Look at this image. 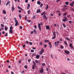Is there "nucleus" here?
Returning <instances> with one entry per match:
<instances>
[{"label": "nucleus", "instance_id": "obj_47", "mask_svg": "<svg viewBox=\"0 0 74 74\" xmlns=\"http://www.w3.org/2000/svg\"><path fill=\"white\" fill-rule=\"evenodd\" d=\"M27 22H31V20H27Z\"/></svg>", "mask_w": 74, "mask_h": 74}, {"label": "nucleus", "instance_id": "obj_41", "mask_svg": "<svg viewBox=\"0 0 74 74\" xmlns=\"http://www.w3.org/2000/svg\"><path fill=\"white\" fill-rule=\"evenodd\" d=\"M35 18H36V16H34L33 17V19H35Z\"/></svg>", "mask_w": 74, "mask_h": 74}, {"label": "nucleus", "instance_id": "obj_43", "mask_svg": "<svg viewBox=\"0 0 74 74\" xmlns=\"http://www.w3.org/2000/svg\"><path fill=\"white\" fill-rule=\"evenodd\" d=\"M56 38V36H54V37H53L52 38V39H55Z\"/></svg>", "mask_w": 74, "mask_h": 74}, {"label": "nucleus", "instance_id": "obj_18", "mask_svg": "<svg viewBox=\"0 0 74 74\" xmlns=\"http://www.w3.org/2000/svg\"><path fill=\"white\" fill-rule=\"evenodd\" d=\"M67 20H66V19H65L64 18H63L62 19V22H66V21H67Z\"/></svg>", "mask_w": 74, "mask_h": 74}, {"label": "nucleus", "instance_id": "obj_25", "mask_svg": "<svg viewBox=\"0 0 74 74\" xmlns=\"http://www.w3.org/2000/svg\"><path fill=\"white\" fill-rule=\"evenodd\" d=\"M33 64H34V66H36V62H34V61H33Z\"/></svg>", "mask_w": 74, "mask_h": 74}, {"label": "nucleus", "instance_id": "obj_10", "mask_svg": "<svg viewBox=\"0 0 74 74\" xmlns=\"http://www.w3.org/2000/svg\"><path fill=\"white\" fill-rule=\"evenodd\" d=\"M72 43H71L69 45V47H71V48H72V49H74V47H73V46H72Z\"/></svg>", "mask_w": 74, "mask_h": 74}, {"label": "nucleus", "instance_id": "obj_51", "mask_svg": "<svg viewBox=\"0 0 74 74\" xmlns=\"http://www.w3.org/2000/svg\"><path fill=\"white\" fill-rule=\"evenodd\" d=\"M20 29H22V28H23L22 26H20Z\"/></svg>", "mask_w": 74, "mask_h": 74}, {"label": "nucleus", "instance_id": "obj_4", "mask_svg": "<svg viewBox=\"0 0 74 74\" xmlns=\"http://www.w3.org/2000/svg\"><path fill=\"white\" fill-rule=\"evenodd\" d=\"M44 52V49H42L40 51V55H42V53Z\"/></svg>", "mask_w": 74, "mask_h": 74}, {"label": "nucleus", "instance_id": "obj_40", "mask_svg": "<svg viewBox=\"0 0 74 74\" xmlns=\"http://www.w3.org/2000/svg\"><path fill=\"white\" fill-rule=\"evenodd\" d=\"M7 36H8V34H7V33H6V34L5 35V37H7Z\"/></svg>", "mask_w": 74, "mask_h": 74}, {"label": "nucleus", "instance_id": "obj_48", "mask_svg": "<svg viewBox=\"0 0 74 74\" xmlns=\"http://www.w3.org/2000/svg\"><path fill=\"white\" fill-rule=\"evenodd\" d=\"M31 61V59H29L28 60V62H30Z\"/></svg>", "mask_w": 74, "mask_h": 74}, {"label": "nucleus", "instance_id": "obj_46", "mask_svg": "<svg viewBox=\"0 0 74 74\" xmlns=\"http://www.w3.org/2000/svg\"><path fill=\"white\" fill-rule=\"evenodd\" d=\"M45 65V63H43L42 64V66H44Z\"/></svg>", "mask_w": 74, "mask_h": 74}, {"label": "nucleus", "instance_id": "obj_53", "mask_svg": "<svg viewBox=\"0 0 74 74\" xmlns=\"http://www.w3.org/2000/svg\"><path fill=\"white\" fill-rule=\"evenodd\" d=\"M29 44H30V45H32V42H29Z\"/></svg>", "mask_w": 74, "mask_h": 74}, {"label": "nucleus", "instance_id": "obj_31", "mask_svg": "<svg viewBox=\"0 0 74 74\" xmlns=\"http://www.w3.org/2000/svg\"><path fill=\"white\" fill-rule=\"evenodd\" d=\"M43 5V4H42V3H41L40 5V7H41V8L42 7Z\"/></svg>", "mask_w": 74, "mask_h": 74}, {"label": "nucleus", "instance_id": "obj_36", "mask_svg": "<svg viewBox=\"0 0 74 74\" xmlns=\"http://www.w3.org/2000/svg\"><path fill=\"white\" fill-rule=\"evenodd\" d=\"M35 62L36 63H38V61L37 60H35Z\"/></svg>", "mask_w": 74, "mask_h": 74}, {"label": "nucleus", "instance_id": "obj_50", "mask_svg": "<svg viewBox=\"0 0 74 74\" xmlns=\"http://www.w3.org/2000/svg\"><path fill=\"white\" fill-rule=\"evenodd\" d=\"M61 49H63V46H61Z\"/></svg>", "mask_w": 74, "mask_h": 74}, {"label": "nucleus", "instance_id": "obj_9", "mask_svg": "<svg viewBox=\"0 0 74 74\" xmlns=\"http://www.w3.org/2000/svg\"><path fill=\"white\" fill-rule=\"evenodd\" d=\"M46 30H48V29L49 30H50V28H49V26H48V25L46 26Z\"/></svg>", "mask_w": 74, "mask_h": 74}, {"label": "nucleus", "instance_id": "obj_2", "mask_svg": "<svg viewBox=\"0 0 74 74\" xmlns=\"http://www.w3.org/2000/svg\"><path fill=\"white\" fill-rule=\"evenodd\" d=\"M43 72H44V69H43V67H42L40 69L39 71V72L40 73L42 74V73H43Z\"/></svg>", "mask_w": 74, "mask_h": 74}, {"label": "nucleus", "instance_id": "obj_5", "mask_svg": "<svg viewBox=\"0 0 74 74\" xmlns=\"http://www.w3.org/2000/svg\"><path fill=\"white\" fill-rule=\"evenodd\" d=\"M64 52L67 55H69L70 54V51L67 50H66V51L64 50Z\"/></svg>", "mask_w": 74, "mask_h": 74}, {"label": "nucleus", "instance_id": "obj_12", "mask_svg": "<svg viewBox=\"0 0 74 74\" xmlns=\"http://www.w3.org/2000/svg\"><path fill=\"white\" fill-rule=\"evenodd\" d=\"M14 10H15V8H14V6H12V12L14 11Z\"/></svg>", "mask_w": 74, "mask_h": 74}, {"label": "nucleus", "instance_id": "obj_20", "mask_svg": "<svg viewBox=\"0 0 74 74\" xmlns=\"http://www.w3.org/2000/svg\"><path fill=\"white\" fill-rule=\"evenodd\" d=\"M49 41L48 40H45L44 41V42H45V43L46 42H49Z\"/></svg>", "mask_w": 74, "mask_h": 74}, {"label": "nucleus", "instance_id": "obj_52", "mask_svg": "<svg viewBox=\"0 0 74 74\" xmlns=\"http://www.w3.org/2000/svg\"><path fill=\"white\" fill-rule=\"evenodd\" d=\"M62 26H61L60 28V30H61V29H62Z\"/></svg>", "mask_w": 74, "mask_h": 74}, {"label": "nucleus", "instance_id": "obj_49", "mask_svg": "<svg viewBox=\"0 0 74 74\" xmlns=\"http://www.w3.org/2000/svg\"><path fill=\"white\" fill-rule=\"evenodd\" d=\"M69 23H72V21H69Z\"/></svg>", "mask_w": 74, "mask_h": 74}, {"label": "nucleus", "instance_id": "obj_19", "mask_svg": "<svg viewBox=\"0 0 74 74\" xmlns=\"http://www.w3.org/2000/svg\"><path fill=\"white\" fill-rule=\"evenodd\" d=\"M46 6V8H45V10H47L48 9V5H47Z\"/></svg>", "mask_w": 74, "mask_h": 74}, {"label": "nucleus", "instance_id": "obj_57", "mask_svg": "<svg viewBox=\"0 0 74 74\" xmlns=\"http://www.w3.org/2000/svg\"><path fill=\"white\" fill-rule=\"evenodd\" d=\"M64 18H65V19L66 20H66H67V18H66V16H64Z\"/></svg>", "mask_w": 74, "mask_h": 74}, {"label": "nucleus", "instance_id": "obj_8", "mask_svg": "<svg viewBox=\"0 0 74 74\" xmlns=\"http://www.w3.org/2000/svg\"><path fill=\"white\" fill-rule=\"evenodd\" d=\"M30 7V5L29 4H28L27 7V9L29 10V8Z\"/></svg>", "mask_w": 74, "mask_h": 74}, {"label": "nucleus", "instance_id": "obj_27", "mask_svg": "<svg viewBox=\"0 0 74 74\" xmlns=\"http://www.w3.org/2000/svg\"><path fill=\"white\" fill-rule=\"evenodd\" d=\"M9 3H10V1H8V2L6 3V6H7V5L8 4H9Z\"/></svg>", "mask_w": 74, "mask_h": 74}, {"label": "nucleus", "instance_id": "obj_64", "mask_svg": "<svg viewBox=\"0 0 74 74\" xmlns=\"http://www.w3.org/2000/svg\"><path fill=\"white\" fill-rule=\"evenodd\" d=\"M71 10H72V11H74V8H72Z\"/></svg>", "mask_w": 74, "mask_h": 74}, {"label": "nucleus", "instance_id": "obj_54", "mask_svg": "<svg viewBox=\"0 0 74 74\" xmlns=\"http://www.w3.org/2000/svg\"><path fill=\"white\" fill-rule=\"evenodd\" d=\"M71 16V15H69L67 16V17L68 18H69L70 17V16Z\"/></svg>", "mask_w": 74, "mask_h": 74}, {"label": "nucleus", "instance_id": "obj_30", "mask_svg": "<svg viewBox=\"0 0 74 74\" xmlns=\"http://www.w3.org/2000/svg\"><path fill=\"white\" fill-rule=\"evenodd\" d=\"M66 40H68V41H70V39H69L67 37H66Z\"/></svg>", "mask_w": 74, "mask_h": 74}, {"label": "nucleus", "instance_id": "obj_24", "mask_svg": "<svg viewBox=\"0 0 74 74\" xmlns=\"http://www.w3.org/2000/svg\"><path fill=\"white\" fill-rule=\"evenodd\" d=\"M33 64H34V66H36V62H34V61H33Z\"/></svg>", "mask_w": 74, "mask_h": 74}, {"label": "nucleus", "instance_id": "obj_7", "mask_svg": "<svg viewBox=\"0 0 74 74\" xmlns=\"http://www.w3.org/2000/svg\"><path fill=\"white\" fill-rule=\"evenodd\" d=\"M55 33H56V34H59V33L54 32L53 33V34L54 36H56V34H55Z\"/></svg>", "mask_w": 74, "mask_h": 74}, {"label": "nucleus", "instance_id": "obj_13", "mask_svg": "<svg viewBox=\"0 0 74 74\" xmlns=\"http://www.w3.org/2000/svg\"><path fill=\"white\" fill-rule=\"evenodd\" d=\"M36 59H38L40 58V55H37L36 56Z\"/></svg>", "mask_w": 74, "mask_h": 74}, {"label": "nucleus", "instance_id": "obj_14", "mask_svg": "<svg viewBox=\"0 0 74 74\" xmlns=\"http://www.w3.org/2000/svg\"><path fill=\"white\" fill-rule=\"evenodd\" d=\"M37 3L38 5H40V4H41V2L40 1H37Z\"/></svg>", "mask_w": 74, "mask_h": 74}, {"label": "nucleus", "instance_id": "obj_56", "mask_svg": "<svg viewBox=\"0 0 74 74\" xmlns=\"http://www.w3.org/2000/svg\"><path fill=\"white\" fill-rule=\"evenodd\" d=\"M34 27L35 28V29H36L37 28V26L36 25H35L34 26Z\"/></svg>", "mask_w": 74, "mask_h": 74}, {"label": "nucleus", "instance_id": "obj_55", "mask_svg": "<svg viewBox=\"0 0 74 74\" xmlns=\"http://www.w3.org/2000/svg\"><path fill=\"white\" fill-rule=\"evenodd\" d=\"M1 26H2V27H4V25L2 24H1Z\"/></svg>", "mask_w": 74, "mask_h": 74}, {"label": "nucleus", "instance_id": "obj_45", "mask_svg": "<svg viewBox=\"0 0 74 74\" xmlns=\"http://www.w3.org/2000/svg\"><path fill=\"white\" fill-rule=\"evenodd\" d=\"M25 21H26V20H27V16H25Z\"/></svg>", "mask_w": 74, "mask_h": 74}, {"label": "nucleus", "instance_id": "obj_6", "mask_svg": "<svg viewBox=\"0 0 74 74\" xmlns=\"http://www.w3.org/2000/svg\"><path fill=\"white\" fill-rule=\"evenodd\" d=\"M43 19H46V20L47 19V16H46V15H44L43 16Z\"/></svg>", "mask_w": 74, "mask_h": 74}, {"label": "nucleus", "instance_id": "obj_11", "mask_svg": "<svg viewBox=\"0 0 74 74\" xmlns=\"http://www.w3.org/2000/svg\"><path fill=\"white\" fill-rule=\"evenodd\" d=\"M41 12V10H40V9H39L38 10H37L36 11V13L37 14H38V12Z\"/></svg>", "mask_w": 74, "mask_h": 74}, {"label": "nucleus", "instance_id": "obj_34", "mask_svg": "<svg viewBox=\"0 0 74 74\" xmlns=\"http://www.w3.org/2000/svg\"><path fill=\"white\" fill-rule=\"evenodd\" d=\"M64 44H65L66 45H67V42H66V41H64Z\"/></svg>", "mask_w": 74, "mask_h": 74}, {"label": "nucleus", "instance_id": "obj_62", "mask_svg": "<svg viewBox=\"0 0 74 74\" xmlns=\"http://www.w3.org/2000/svg\"><path fill=\"white\" fill-rule=\"evenodd\" d=\"M45 48H46L47 47V45H44Z\"/></svg>", "mask_w": 74, "mask_h": 74}, {"label": "nucleus", "instance_id": "obj_1", "mask_svg": "<svg viewBox=\"0 0 74 74\" xmlns=\"http://www.w3.org/2000/svg\"><path fill=\"white\" fill-rule=\"evenodd\" d=\"M38 27H39V29L40 30V31H41V25H42L43 24L42 23H39L38 24Z\"/></svg>", "mask_w": 74, "mask_h": 74}, {"label": "nucleus", "instance_id": "obj_23", "mask_svg": "<svg viewBox=\"0 0 74 74\" xmlns=\"http://www.w3.org/2000/svg\"><path fill=\"white\" fill-rule=\"evenodd\" d=\"M67 13H64L62 15H63V16H66V15H67Z\"/></svg>", "mask_w": 74, "mask_h": 74}, {"label": "nucleus", "instance_id": "obj_59", "mask_svg": "<svg viewBox=\"0 0 74 74\" xmlns=\"http://www.w3.org/2000/svg\"><path fill=\"white\" fill-rule=\"evenodd\" d=\"M33 32V31H31V34H33V32Z\"/></svg>", "mask_w": 74, "mask_h": 74}, {"label": "nucleus", "instance_id": "obj_38", "mask_svg": "<svg viewBox=\"0 0 74 74\" xmlns=\"http://www.w3.org/2000/svg\"><path fill=\"white\" fill-rule=\"evenodd\" d=\"M15 22L16 23H18V21H17V20L15 21Z\"/></svg>", "mask_w": 74, "mask_h": 74}, {"label": "nucleus", "instance_id": "obj_42", "mask_svg": "<svg viewBox=\"0 0 74 74\" xmlns=\"http://www.w3.org/2000/svg\"><path fill=\"white\" fill-rule=\"evenodd\" d=\"M34 50H33L32 49L31 50V52H34Z\"/></svg>", "mask_w": 74, "mask_h": 74}, {"label": "nucleus", "instance_id": "obj_15", "mask_svg": "<svg viewBox=\"0 0 74 74\" xmlns=\"http://www.w3.org/2000/svg\"><path fill=\"white\" fill-rule=\"evenodd\" d=\"M34 31L35 33V34H37V31H36V29H34Z\"/></svg>", "mask_w": 74, "mask_h": 74}, {"label": "nucleus", "instance_id": "obj_32", "mask_svg": "<svg viewBox=\"0 0 74 74\" xmlns=\"http://www.w3.org/2000/svg\"><path fill=\"white\" fill-rule=\"evenodd\" d=\"M65 4L66 5H68V4H69V2H65Z\"/></svg>", "mask_w": 74, "mask_h": 74}, {"label": "nucleus", "instance_id": "obj_21", "mask_svg": "<svg viewBox=\"0 0 74 74\" xmlns=\"http://www.w3.org/2000/svg\"><path fill=\"white\" fill-rule=\"evenodd\" d=\"M30 10H29L28 11H27V13L28 15H29L30 14Z\"/></svg>", "mask_w": 74, "mask_h": 74}, {"label": "nucleus", "instance_id": "obj_22", "mask_svg": "<svg viewBox=\"0 0 74 74\" xmlns=\"http://www.w3.org/2000/svg\"><path fill=\"white\" fill-rule=\"evenodd\" d=\"M62 25H63V26L65 28L66 27V25L65 24H64V23H63Z\"/></svg>", "mask_w": 74, "mask_h": 74}, {"label": "nucleus", "instance_id": "obj_63", "mask_svg": "<svg viewBox=\"0 0 74 74\" xmlns=\"http://www.w3.org/2000/svg\"><path fill=\"white\" fill-rule=\"evenodd\" d=\"M32 49H33L35 50L36 49V48L33 47H32Z\"/></svg>", "mask_w": 74, "mask_h": 74}, {"label": "nucleus", "instance_id": "obj_17", "mask_svg": "<svg viewBox=\"0 0 74 74\" xmlns=\"http://www.w3.org/2000/svg\"><path fill=\"white\" fill-rule=\"evenodd\" d=\"M5 31H7L8 30V27H5Z\"/></svg>", "mask_w": 74, "mask_h": 74}, {"label": "nucleus", "instance_id": "obj_16", "mask_svg": "<svg viewBox=\"0 0 74 74\" xmlns=\"http://www.w3.org/2000/svg\"><path fill=\"white\" fill-rule=\"evenodd\" d=\"M48 44L49 45L50 48H52V45H51V44L49 43V42Z\"/></svg>", "mask_w": 74, "mask_h": 74}, {"label": "nucleus", "instance_id": "obj_39", "mask_svg": "<svg viewBox=\"0 0 74 74\" xmlns=\"http://www.w3.org/2000/svg\"><path fill=\"white\" fill-rule=\"evenodd\" d=\"M19 17L20 19H21V15L20 14H19Z\"/></svg>", "mask_w": 74, "mask_h": 74}, {"label": "nucleus", "instance_id": "obj_28", "mask_svg": "<svg viewBox=\"0 0 74 74\" xmlns=\"http://www.w3.org/2000/svg\"><path fill=\"white\" fill-rule=\"evenodd\" d=\"M3 12L4 14H6V12L5 10H3Z\"/></svg>", "mask_w": 74, "mask_h": 74}, {"label": "nucleus", "instance_id": "obj_26", "mask_svg": "<svg viewBox=\"0 0 74 74\" xmlns=\"http://www.w3.org/2000/svg\"><path fill=\"white\" fill-rule=\"evenodd\" d=\"M70 5H71V7H73V5H73V2H72V3L70 4Z\"/></svg>", "mask_w": 74, "mask_h": 74}, {"label": "nucleus", "instance_id": "obj_35", "mask_svg": "<svg viewBox=\"0 0 74 74\" xmlns=\"http://www.w3.org/2000/svg\"><path fill=\"white\" fill-rule=\"evenodd\" d=\"M33 55H34V56H36V53H33Z\"/></svg>", "mask_w": 74, "mask_h": 74}, {"label": "nucleus", "instance_id": "obj_44", "mask_svg": "<svg viewBox=\"0 0 74 74\" xmlns=\"http://www.w3.org/2000/svg\"><path fill=\"white\" fill-rule=\"evenodd\" d=\"M24 68L25 69H27V66L26 65H25L24 66Z\"/></svg>", "mask_w": 74, "mask_h": 74}, {"label": "nucleus", "instance_id": "obj_29", "mask_svg": "<svg viewBox=\"0 0 74 74\" xmlns=\"http://www.w3.org/2000/svg\"><path fill=\"white\" fill-rule=\"evenodd\" d=\"M62 10H67V9L66 8H63Z\"/></svg>", "mask_w": 74, "mask_h": 74}, {"label": "nucleus", "instance_id": "obj_58", "mask_svg": "<svg viewBox=\"0 0 74 74\" xmlns=\"http://www.w3.org/2000/svg\"><path fill=\"white\" fill-rule=\"evenodd\" d=\"M25 46L26 45H24L23 46V48L25 47Z\"/></svg>", "mask_w": 74, "mask_h": 74}, {"label": "nucleus", "instance_id": "obj_37", "mask_svg": "<svg viewBox=\"0 0 74 74\" xmlns=\"http://www.w3.org/2000/svg\"><path fill=\"white\" fill-rule=\"evenodd\" d=\"M19 25V23H16L15 24V26H17V25Z\"/></svg>", "mask_w": 74, "mask_h": 74}, {"label": "nucleus", "instance_id": "obj_60", "mask_svg": "<svg viewBox=\"0 0 74 74\" xmlns=\"http://www.w3.org/2000/svg\"><path fill=\"white\" fill-rule=\"evenodd\" d=\"M25 3H27L28 2V0H26L25 1Z\"/></svg>", "mask_w": 74, "mask_h": 74}, {"label": "nucleus", "instance_id": "obj_33", "mask_svg": "<svg viewBox=\"0 0 74 74\" xmlns=\"http://www.w3.org/2000/svg\"><path fill=\"white\" fill-rule=\"evenodd\" d=\"M32 69L33 70H35V68L34 66H32Z\"/></svg>", "mask_w": 74, "mask_h": 74}, {"label": "nucleus", "instance_id": "obj_61", "mask_svg": "<svg viewBox=\"0 0 74 74\" xmlns=\"http://www.w3.org/2000/svg\"><path fill=\"white\" fill-rule=\"evenodd\" d=\"M26 44H27L29 43V42L27 41L26 40Z\"/></svg>", "mask_w": 74, "mask_h": 74}, {"label": "nucleus", "instance_id": "obj_3", "mask_svg": "<svg viewBox=\"0 0 74 74\" xmlns=\"http://www.w3.org/2000/svg\"><path fill=\"white\" fill-rule=\"evenodd\" d=\"M13 27H12V26H11L10 27V30L9 31V32L11 34H12V33L13 32L12 30Z\"/></svg>", "mask_w": 74, "mask_h": 74}]
</instances>
